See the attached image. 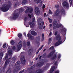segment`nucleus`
Wrapping results in <instances>:
<instances>
[{"mask_svg": "<svg viewBox=\"0 0 73 73\" xmlns=\"http://www.w3.org/2000/svg\"><path fill=\"white\" fill-rule=\"evenodd\" d=\"M10 7L9 5L5 4L1 7H0V10L3 12H7L9 10Z\"/></svg>", "mask_w": 73, "mask_h": 73, "instance_id": "nucleus-1", "label": "nucleus"}, {"mask_svg": "<svg viewBox=\"0 0 73 73\" xmlns=\"http://www.w3.org/2000/svg\"><path fill=\"white\" fill-rule=\"evenodd\" d=\"M21 46H22V41H21L17 46H13V50H17L18 51H19L21 49Z\"/></svg>", "mask_w": 73, "mask_h": 73, "instance_id": "nucleus-2", "label": "nucleus"}, {"mask_svg": "<svg viewBox=\"0 0 73 73\" xmlns=\"http://www.w3.org/2000/svg\"><path fill=\"white\" fill-rule=\"evenodd\" d=\"M56 38L57 40L59 41L55 43V46H57L59 45L60 44H61L62 43V41H61V37L59 35L57 36Z\"/></svg>", "mask_w": 73, "mask_h": 73, "instance_id": "nucleus-3", "label": "nucleus"}, {"mask_svg": "<svg viewBox=\"0 0 73 73\" xmlns=\"http://www.w3.org/2000/svg\"><path fill=\"white\" fill-rule=\"evenodd\" d=\"M29 11L30 13H32V12L33 11V9L31 7H29L26 10L25 13H27L29 12Z\"/></svg>", "mask_w": 73, "mask_h": 73, "instance_id": "nucleus-4", "label": "nucleus"}, {"mask_svg": "<svg viewBox=\"0 0 73 73\" xmlns=\"http://www.w3.org/2000/svg\"><path fill=\"white\" fill-rule=\"evenodd\" d=\"M62 5L64 7H66L67 8H68L69 7V5L68 3L66 1H64L62 3Z\"/></svg>", "mask_w": 73, "mask_h": 73, "instance_id": "nucleus-5", "label": "nucleus"}, {"mask_svg": "<svg viewBox=\"0 0 73 73\" xmlns=\"http://www.w3.org/2000/svg\"><path fill=\"white\" fill-rule=\"evenodd\" d=\"M57 22L56 21L55 23H54L53 24V27L54 28H59V27H60L61 26H63L62 25H61V24H60L59 25H56V24H57Z\"/></svg>", "mask_w": 73, "mask_h": 73, "instance_id": "nucleus-6", "label": "nucleus"}, {"mask_svg": "<svg viewBox=\"0 0 73 73\" xmlns=\"http://www.w3.org/2000/svg\"><path fill=\"white\" fill-rule=\"evenodd\" d=\"M35 13L36 15H39L40 13V11L39 8L37 7H36L35 9Z\"/></svg>", "mask_w": 73, "mask_h": 73, "instance_id": "nucleus-7", "label": "nucleus"}, {"mask_svg": "<svg viewBox=\"0 0 73 73\" xmlns=\"http://www.w3.org/2000/svg\"><path fill=\"white\" fill-rule=\"evenodd\" d=\"M21 62L22 64H24L25 62V59L24 56L23 57V58L21 59Z\"/></svg>", "mask_w": 73, "mask_h": 73, "instance_id": "nucleus-8", "label": "nucleus"}, {"mask_svg": "<svg viewBox=\"0 0 73 73\" xmlns=\"http://www.w3.org/2000/svg\"><path fill=\"white\" fill-rule=\"evenodd\" d=\"M27 37L31 39V40H32V38H33V36H32V35L29 34V33L27 34Z\"/></svg>", "mask_w": 73, "mask_h": 73, "instance_id": "nucleus-9", "label": "nucleus"}, {"mask_svg": "<svg viewBox=\"0 0 73 73\" xmlns=\"http://www.w3.org/2000/svg\"><path fill=\"white\" fill-rule=\"evenodd\" d=\"M55 68L54 66H52L51 69H50V73H52L54 71V69Z\"/></svg>", "mask_w": 73, "mask_h": 73, "instance_id": "nucleus-10", "label": "nucleus"}, {"mask_svg": "<svg viewBox=\"0 0 73 73\" xmlns=\"http://www.w3.org/2000/svg\"><path fill=\"white\" fill-rule=\"evenodd\" d=\"M29 24L30 25L31 28H33L34 26H35V24L33 23H32V22H30L29 23Z\"/></svg>", "mask_w": 73, "mask_h": 73, "instance_id": "nucleus-11", "label": "nucleus"}, {"mask_svg": "<svg viewBox=\"0 0 73 73\" xmlns=\"http://www.w3.org/2000/svg\"><path fill=\"white\" fill-rule=\"evenodd\" d=\"M9 51H8V54L9 55V56H11L12 54V51L11 50H9V49H8Z\"/></svg>", "mask_w": 73, "mask_h": 73, "instance_id": "nucleus-12", "label": "nucleus"}, {"mask_svg": "<svg viewBox=\"0 0 73 73\" xmlns=\"http://www.w3.org/2000/svg\"><path fill=\"white\" fill-rule=\"evenodd\" d=\"M31 33L32 35H33V36H36L37 35V33L34 31H32Z\"/></svg>", "mask_w": 73, "mask_h": 73, "instance_id": "nucleus-13", "label": "nucleus"}, {"mask_svg": "<svg viewBox=\"0 0 73 73\" xmlns=\"http://www.w3.org/2000/svg\"><path fill=\"white\" fill-rule=\"evenodd\" d=\"M17 17V14H14L13 16V19H16Z\"/></svg>", "mask_w": 73, "mask_h": 73, "instance_id": "nucleus-14", "label": "nucleus"}, {"mask_svg": "<svg viewBox=\"0 0 73 73\" xmlns=\"http://www.w3.org/2000/svg\"><path fill=\"white\" fill-rule=\"evenodd\" d=\"M58 13H59V10H56L55 13L54 14V16L57 15L58 14Z\"/></svg>", "mask_w": 73, "mask_h": 73, "instance_id": "nucleus-15", "label": "nucleus"}, {"mask_svg": "<svg viewBox=\"0 0 73 73\" xmlns=\"http://www.w3.org/2000/svg\"><path fill=\"white\" fill-rule=\"evenodd\" d=\"M38 27L39 29H41L42 28V25H41V23H39Z\"/></svg>", "mask_w": 73, "mask_h": 73, "instance_id": "nucleus-16", "label": "nucleus"}, {"mask_svg": "<svg viewBox=\"0 0 73 73\" xmlns=\"http://www.w3.org/2000/svg\"><path fill=\"white\" fill-rule=\"evenodd\" d=\"M37 73H42V71L41 69L37 70L36 71Z\"/></svg>", "mask_w": 73, "mask_h": 73, "instance_id": "nucleus-17", "label": "nucleus"}, {"mask_svg": "<svg viewBox=\"0 0 73 73\" xmlns=\"http://www.w3.org/2000/svg\"><path fill=\"white\" fill-rule=\"evenodd\" d=\"M27 0H23L22 2V3L23 4V5H25L27 3Z\"/></svg>", "mask_w": 73, "mask_h": 73, "instance_id": "nucleus-18", "label": "nucleus"}, {"mask_svg": "<svg viewBox=\"0 0 73 73\" xmlns=\"http://www.w3.org/2000/svg\"><path fill=\"white\" fill-rule=\"evenodd\" d=\"M3 56V52L1 53H0V60H1V58H2V56Z\"/></svg>", "mask_w": 73, "mask_h": 73, "instance_id": "nucleus-19", "label": "nucleus"}, {"mask_svg": "<svg viewBox=\"0 0 73 73\" xmlns=\"http://www.w3.org/2000/svg\"><path fill=\"white\" fill-rule=\"evenodd\" d=\"M28 16L30 18H31V17H34V16H33V14H32L31 15H30V14H29L28 15Z\"/></svg>", "mask_w": 73, "mask_h": 73, "instance_id": "nucleus-20", "label": "nucleus"}, {"mask_svg": "<svg viewBox=\"0 0 73 73\" xmlns=\"http://www.w3.org/2000/svg\"><path fill=\"white\" fill-rule=\"evenodd\" d=\"M9 62L8 60H7L5 62V65L6 66L7 65H8V64H9Z\"/></svg>", "mask_w": 73, "mask_h": 73, "instance_id": "nucleus-21", "label": "nucleus"}, {"mask_svg": "<svg viewBox=\"0 0 73 73\" xmlns=\"http://www.w3.org/2000/svg\"><path fill=\"white\" fill-rule=\"evenodd\" d=\"M56 55H55L52 58V60H54V59H56Z\"/></svg>", "mask_w": 73, "mask_h": 73, "instance_id": "nucleus-22", "label": "nucleus"}, {"mask_svg": "<svg viewBox=\"0 0 73 73\" xmlns=\"http://www.w3.org/2000/svg\"><path fill=\"white\" fill-rule=\"evenodd\" d=\"M16 64L17 65H20V62L19 61H17Z\"/></svg>", "mask_w": 73, "mask_h": 73, "instance_id": "nucleus-23", "label": "nucleus"}, {"mask_svg": "<svg viewBox=\"0 0 73 73\" xmlns=\"http://www.w3.org/2000/svg\"><path fill=\"white\" fill-rule=\"evenodd\" d=\"M34 1H36L37 4H38V3L40 2L41 0H34Z\"/></svg>", "mask_w": 73, "mask_h": 73, "instance_id": "nucleus-24", "label": "nucleus"}, {"mask_svg": "<svg viewBox=\"0 0 73 73\" xmlns=\"http://www.w3.org/2000/svg\"><path fill=\"white\" fill-rule=\"evenodd\" d=\"M11 45H14V44H15V41L13 40H11Z\"/></svg>", "mask_w": 73, "mask_h": 73, "instance_id": "nucleus-25", "label": "nucleus"}, {"mask_svg": "<svg viewBox=\"0 0 73 73\" xmlns=\"http://www.w3.org/2000/svg\"><path fill=\"white\" fill-rule=\"evenodd\" d=\"M61 57V54H58V59H60Z\"/></svg>", "mask_w": 73, "mask_h": 73, "instance_id": "nucleus-26", "label": "nucleus"}, {"mask_svg": "<svg viewBox=\"0 0 73 73\" xmlns=\"http://www.w3.org/2000/svg\"><path fill=\"white\" fill-rule=\"evenodd\" d=\"M22 36V35L21 34L19 33L18 35V36L19 37H21Z\"/></svg>", "mask_w": 73, "mask_h": 73, "instance_id": "nucleus-27", "label": "nucleus"}, {"mask_svg": "<svg viewBox=\"0 0 73 73\" xmlns=\"http://www.w3.org/2000/svg\"><path fill=\"white\" fill-rule=\"evenodd\" d=\"M55 52H56L55 49H54V51L53 52H51L50 54H53Z\"/></svg>", "mask_w": 73, "mask_h": 73, "instance_id": "nucleus-28", "label": "nucleus"}, {"mask_svg": "<svg viewBox=\"0 0 73 73\" xmlns=\"http://www.w3.org/2000/svg\"><path fill=\"white\" fill-rule=\"evenodd\" d=\"M69 2H70V6H71V5H72V0H69Z\"/></svg>", "mask_w": 73, "mask_h": 73, "instance_id": "nucleus-29", "label": "nucleus"}, {"mask_svg": "<svg viewBox=\"0 0 73 73\" xmlns=\"http://www.w3.org/2000/svg\"><path fill=\"white\" fill-rule=\"evenodd\" d=\"M6 46H7V44H6V43H5L3 46V48H5V47H6Z\"/></svg>", "mask_w": 73, "mask_h": 73, "instance_id": "nucleus-30", "label": "nucleus"}, {"mask_svg": "<svg viewBox=\"0 0 73 73\" xmlns=\"http://www.w3.org/2000/svg\"><path fill=\"white\" fill-rule=\"evenodd\" d=\"M48 20L50 21V23H51L52 22V20L51 19H50V18H48Z\"/></svg>", "mask_w": 73, "mask_h": 73, "instance_id": "nucleus-31", "label": "nucleus"}, {"mask_svg": "<svg viewBox=\"0 0 73 73\" xmlns=\"http://www.w3.org/2000/svg\"><path fill=\"white\" fill-rule=\"evenodd\" d=\"M27 46H29V45H30V42H27Z\"/></svg>", "mask_w": 73, "mask_h": 73, "instance_id": "nucleus-32", "label": "nucleus"}, {"mask_svg": "<svg viewBox=\"0 0 73 73\" xmlns=\"http://www.w3.org/2000/svg\"><path fill=\"white\" fill-rule=\"evenodd\" d=\"M54 49V47L52 46L50 48V50H52Z\"/></svg>", "mask_w": 73, "mask_h": 73, "instance_id": "nucleus-33", "label": "nucleus"}, {"mask_svg": "<svg viewBox=\"0 0 73 73\" xmlns=\"http://www.w3.org/2000/svg\"><path fill=\"white\" fill-rule=\"evenodd\" d=\"M49 14H52V12L51 11V10H49Z\"/></svg>", "mask_w": 73, "mask_h": 73, "instance_id": "nucleus-34", "label": "nucleus"}, {"mask_svg": "<svg viewBox=\"0 0 73 73\" xmlns=\"http://www.w3.org/2000/svg\"><path fill=\"white\" fill-rule=\"evenodd\" d=\"M45 8V5L43 4L42 7L43 10H44V8Z\"/></svg>", "mask_w": 73, "mask_h": 73, "instance_id": "nucleus-35", "label": "nucleus"}, {"mask_svg": "<svg viewBox=\"0 0 73 73\" xmlns=\"http://www.w3.org/2000/svg\"><path fill=\"white\" fill-rule=\"evenodd\" d=\"M57 8H58V7H59V5L57 4L55 6Z\"/></svg>", "mask_w": 73, "mask_h": 73, "instance_id": "nucleus-36", "label": "nucleus"}, {"mask_svg": "<svg viewBox=\"0 0 73 73\" xmlns=\"http://www.w3.org/2000/svg\"><path fill=\"white\" fill-rule=\"evenodd\" d=\"M44 46V45H42V46L39 49V50H41V49L42 48V47Z\"/></svg>", "mask_w": 73, "mask_h": 73, "instance_id": "nucleus-37", "label": "nucleus"}, {"mask_svg": "<svg viewBox=\"0 0 73 73\" xmlns=\"http://www.w3.org/2000/svg\"><path fill=\"white\" fill-rule=\"evenodd\" d=\"M24 25H26V27H29V25H26V24H25V23H24Z\"/></svg>", "mask_w": 73, "mask_h": 73, "instance_id": "nucleus-38", "label": "nucleus"}, {"mask_svg": "<svg viewBox=\"0 0 73 73\" xmlns=\"http://www.w3.org/2000/svg\"><path fill=\"white\" fill-rule=\"evenodd\" d=\"M32 21L33 22H35V18L33 19Z\"/></svg>", "mask_w": 73, "mask_h": 73, "instance_id": "nucleus-39", "label": "nucleus"}, {"mask_svg": "<svg viewBox=\"0 0 73 73\" xmlns=\"http://www.w3.org/2000/svg\"><path fill=\"white\" fill-rule=\"evenodd\" d=\"M17 6H18V5H17V4L16 3L14 5V7H17Z\"/></svg>", "mask_w": 73, "mask_h": 73, "instance_id": "nucleus-40", "label": "nucleus"}, {"mask_svg": "<svg viewBox=\"0 0 73 73\" xmlns=\"http://www.w3.org/2000/svg\"><path fill=\"white\" fill-rule=\"evenodd\" d=\"M62 14H63L64 13H65V11H62L61 12Z\"/></svg>", "mask_w": 73, "mask_h": 73, "instance_id": "nucleus-41", "label": "nucleus"}, {"mask_svg": "<svg viewBox=\"0 0 73 73\" xmlns=\"http://www.w3.org/2000/svg\"><path fill=\"white\" fill-rule=\"evenodd\" d=\"M60 72V71L59 70H57L56 71L55 73H59Z\"/></svg>", "mask_w": 73, "mask_h": 73, "instance_id": "nucleus-42", "label": "nucleus"}, {"mask_svg": "<svg viewBox=\"0 0 73 73\" xmlns=\"http://www.w3.org/2000/svg\"><path fill=\"white\" fill-rule=\"evenodd\" d=\"M8 57V54H6V57H5V59H7V58Z\"/></svg>", "mask_w": 73, "mask_h": 73, "instance_id": "nucleus-43", "label": "nucleus"}, {"mask_svg": "<svg viewBox=\"0 0 73 73\" xmlns=\"http://www.w3.org/2000/svg\"><path fill=\"white\" fill-rule=\"evenodd\" d=\"M55 65H58V64L57 63V62H56L55 63Z\"/></svg>", "mask_w": 73, "mask_h": 73, "instance_id": "nucleus-44", "label": "nucleus"}, {"mask_svg": "<svg viewBox=\"0 0 73 73\" xmlns=\"http://www.w3.org/2000/svg\"><path fill=\"white\" fill-rule=\"evenodd\" d=\"M38 21H41V19H38Z\"/></svg>", "mask_w": 73, "mask_h": 73, "instance_id": "nucleus-45", "label": "nucleus"}, {"mask_svg": "<svg viewBox=\"0 0 73 73\" xmlns=\"http://www.w3.org/2000/svg\"><path fill=\"white\" fill-rule=\"evenodd\" d=\"M52 32H50L49 33V36H51V35H52Z\"/></svg>", "mask_w": 73, "mask_h": 73, "instance_id": "nucleus-46", "label": "nucleus"}, {"mask_svg": "<svg viewBox=\"0 0 73 73\" xmlns=\"http://www.w3.org/2000/svg\"><path fill=\"white\" fill-rule=\"evenodd\" d=\"M27 18L25 17V21H27Z\"/></svg>", "mask_w": 73, "mask_h": 73, "instance_id": "nucleus-47", "label": "nucleus"}, {"mask_svg": "<svg viewBox=\"0 0 73 73\" xmlns=\"http://www.w3.org/2000/svg\"><path fill=\"white\" fill-rule=\"evenodd\" d=\"M57 33V32H55V35H56Z\"/></svg>", "mask_w": 73, "mask_h": 73, "instance_id": "nucleus-48", "label": "nucleus"}, {"mask_svg": "<svg viewBox=\"0 0 73 73\" xmlns=\"http://www.w3.org/2000/svg\"><path fill=\"white\" fill-rule=\"evenodd\" d=\"M42 38H44V35L43 34H42Z\"/></svg>", "mask_w": 73, "mask_h": 73, "instance_id": "nucleus-49", "label": "nucleus"}, {"mask_svg": "<svg viewBox=\"0 0 73 73\" xmlns=\"http://www.w3.org/2000/svg\"><path fill=\"white\" fill-rule=\"evenodd\" d=\"M46 13H45L44 14V17H45V16H46Z\"/></svg>", "mask_w": 73, "mask_h": 73, "instance_id": "nucleus-50", "label": "nucleus"}, {"mask_svg": "<svg viewBox=\"0 0 73 73\" xmlns=\"http://www.w3.org/2000/svg\"><path fill=\"white\" fill-rule=\"evenodd\" d=\"M66 31V29L65 28H64V31H65V32Z\"/></svg>", "mask_w": 73, "mask_h": 73, "instance_id": "nucleus-51", "label": "nucleus"}, {"mask_svg": "<svg viewBox=\"0 0 73 73\" xmlns=\"http://www.w3.org/2000/svg\"><path fill=\"white\" fill-rule=\"evenodd\" d=\"M52 26V24H50V27H51Z\"/></svg>", "mask_w": 73, "mask_h": 73, "instance_id": "nucleus-52", "label": "nucleus"}, {"mask_svg": "<svg viewBox=\"0 0 73 73\" xmlns=\"http://www.w3.org/2000/svg\"><path fill=\"white\" fill-rule=\"evenodd\" d=\"M40 63H38V64H37V65H38V66H40Z\"/></svg>", "mask_w": 73, "mask_h": 73, "instance_id": "nucleus-53", "label": "nucleus"}, {"mask_svg": "<svg viewBox=\"0 0 73 73\" xmlns=\"http://www.w3.org/2000/svg\"><path fill=\"white\" fill-rule=\"evenodd\" d=\"M24 70H23L21 72H22V73H23V72H24Z\"/></svg>", "mask_w": 73, "mask_h": 73, "instance_id": "nucleus-54", "label": "nucleus"}, {"mask_svg": "<svg viewBox=\"0 0 73 73\" xmlns=\"http://www.w3.org/2000/svg\"><path fill=\"white\" fill-rule=\"evenodd\" d=\"M24 35H25V36H26V34H25V33H24Z\"/></svg>", "mask_w": 73, "mask_h": 73, "instance_id": "nucleus-55", "label": "nucleus"}, {"mask_svg": "<svg viewBox=\"0 0 73 73\" xmlns=\"http://www.w3.org/2000/svg\"><path fill=\"white\" fill-rule=\"evenodd\" d=\"M45 26H44L43 27V29H45Z\"/></svg>", "mask_w": 73, "mask_h": 73, "instance_id": "nucleus-56", "label": "nucleus"}, {"mask_svg": "<svg viewBox=\"0 0 73 73\" xmlns=\"http://www.w3.org/2000/svg\"><path fill=\"white\" fill-rule=\"evenodd\" d=\"M46 50V49H44V50H43V51L45 52V51Z\"/></svg>", "mask_w": 73, "mask_h": 73, "instance_id": "nucleus-57", "label": "nucleus"}, {"mask_svg": "<svg viewBox=\"0 0 73 73\" xmlns=\"http://www.w3.org/2000/svg\"><path fill=\"white\" fill-rule=\"evenodd\" d=\"M23 50H25V49H24V46L23 47Z\"/></svg>", "mask_w": 73, "mask_h": 73, "instance_id": "nucleus-58", "label": "nucleus"}, {"mask_svg": "<svg viewBox=\"0 0 73 73\" xmlns=\"http://www.w3.org/2000/svg\"><path fill=\"white\" fill-rule=\"evenodd\" d=\"M49 40V41H50L51 40V38H50Z\"/></svg>", "mask_w": 73, "mask_h": 73, "instance_id": "nucleus-59", "label": "nucleus"}, {"mask_svg": "<svg viewBox=\"0 0 73 73\" xmlns=\"http://www.w3.org/2000/svg\"><path fill=\"white\" fill-rule=\"evenodd\" d=\"M3 52H4H4H5V50H3Z\"/></svg>", "mask_w": 73, "mask_h": 73, "instance_id": "nucleus-60", "label": "nucleus"}, {"mask_svg": "<svg viewBox=\"0 0 73 73\" xmlns=\"http://www.w3.org/2000/svg\"><path fill=\"white\" fill-rule=\"evenodd\" d=\"M39 52V51H37V53H38Z\"/></svg>", "mask_w": 73, "mask_h": 73, "instance_id": "nucleus-61", "label": "nucleus"}, {"mask_svg": "<svg viewBox=\"0 0 73 73\" xmlns=\"http://www.w3.org/2000/svg\"><path fill=\"white\" fill-rule=\"evenodd\" d=\"M19 73H22V72L21 71Z\"/></svg>", "mask_w": 73, "mask_h": 73, "instance_id": "nucleus-62", "label": "nucleus"}, {"mask_svg": "<svg viewBox=\"0 0 73 73\" xmlns=\"http://www.w3.org/2000/svg\"><path fill=\"white\" fill-rule=\"evenodd\" d=\"M41 56H40V58H41Z\"/></svg>", "mask_w": 73, "mask_h": 73, "instance_id": "nucleus-63", "label": "nucleus"}, {"mask_svg": "<svg viewBox=\"0 0 73 73\" xmlns=\"http://www.w3.org/2000/svg\"><path fill=\"white\" fill-rule=\"evenodd\" d=\"M37 59H38V58H36V60H37Z\"/></svg>", "mask_w": 73, "mask_h": 73, "instance_id": "nucleus-64", "label": "nucleus"}]
</instances>
